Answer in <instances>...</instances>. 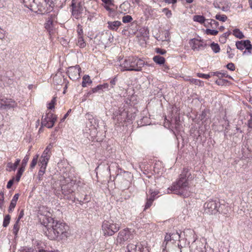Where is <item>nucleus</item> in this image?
I'll use <instances>...</instances> for the list:
<instances>
[{
    "label": "nucleus",
    "instance_id": "47",
    "mask_svg": "<svg viewBox=\"0 0 252 252\" xmlns=\"http://www.w3.org/2000/svg\"><path fill=\"white\" fill-rule=\"evenodd\" d=\"M226 82H227V80L220 78H219V79H218L216 81V83L217 85H221V86L224 85Z\"/></svg>",
    "mask_w": 252,
    "mask_h": 252
},
{
    "label": "nucleus",
    "instance_id": "7",
    "mask_svg": "<svg viewBox=\"0 0 252 252\" xmlns=\"http://www.w3.org/2000/svg\"><path fill=\"white\" fill-rule=\"evenodd\" d=\"M57 116L51 112H48L43 116L41 120V125L47 128H52L56 121Z\"/></svg>",
    "mask_w": 252,
    "mask_h": 252
},
{
    "label": "nucleus",
    "instance_id": "36",
    "mask_svg": "<svg viewBox=\"0 0 252 252\" xmlns=\"http://www.w3.org/2000/svg\"><path fill=\"white\" fill-rule=\"evenodd\" d=\"M215 18L221 22H225L227 19V17L225 15H220V14H217L215 16Z\"/></svg>",
    "mask_w": 252,
    "mask_h": 252
},
{
    "label": "nucleus",
    "instance_id": "3",
    "mask_svg": "<svg viewBox=\"0 0 252 252\" xmlns=\"http://www.w3.org/2000/svg\"><path fill=\"white\" fill-rule=\"evenodd\" d=\"M145 64L144 61L136 57H129L121 62L120 68L122 71H141L142 67Z\"/></svg>",
    "mask_w": 252,
    "mask_h": 252
},
{
    "label": "nucleus",
    "instance_id": "31",
    "mask_svg": "<svg viewBox=\"0 0 252 252\" xmlns=\"http://www.w3.org/2000/svg\"><path fill=\"white\" fill-rule=\"evenodd\" d=\"M77 45L80 48H84L86 46V44L83 36L78 37Z\"/></svg>",
    "mask_w": 252,
    "mask_h": 252
},
{
    "label": "nucleus",
    "instance_id": "9",
    "mask_svg": "<svg viewBox=\"0 0 252 252\" xmlns=\"http://www.w3.org/2000/svg\"><path fill=\"white\" fill-rule=\"evenodd\" d=\"M81 68L79 65L70 66L68 68L67 74L69 78L72 80H76L80 78Z\"/></svg>",
    "mask_w": 252,
    "mask_h": 252
},
{
    "label": "nucleus",
    "instance_id": "44",
    "mask_svg": "<svg viewBox=\"0 0 252 252\" xmlns=\"http://www.w3.org/2000/svg\"><path fill=\"white\" fill-rule=\"evenodd\" d=\"M17 202L14 201L13 200L11 201L9 208H8V212L11 213L13 212L14 209L15 208Z\"/></svg>",
    "mask_w": 252,
    "mask_h": 252
},
{
    "label": "nucleus",
    "instance_id": "27",
    "mask_svg": "<svg viewBox=\"0 0 252 252\" xmlns=\"http://www.w3.org/2000/svg\"><path fill=\"white\" fill-rule=\"evenodd\" d=\"M86 118L87 119H88L90 123L92 124V125L94 126L95 124H96L97 120L95 119L94 117V116L90 113H87L86 114Z\"/></svg>",
    "mask_w": 252,
    "mask_h": 252
},
{
    "label": "nucleus",
    "instance_id": "60",
    "mask_svg": "<svg viewBox=\"0 0 252 252\" xmlns=\"http://www.w3.org/2000/svg\"><path fill=\"white\" fill-rule=\"evenodd\" d=\"M156 52L160 55H164L166 53L165 50L160 48H157Z\"/></svg>",
    "mask_w": 252,
    "mask_h": 252
},
{
    "label": "nucleus",
    "instance_id": "29",
    "mask_svg": "<svg viewBox=\"0 0 252 252\" xmlns=\"http://www.w3.org/2000/svg\"><path fill=\"white\" fill-rule=\"evenodd\" d=\"M210 47L215 53H218L220 51V47L218 43L213 42L210 44Z\"/></svg>",
    "mask_w": 252,
    "mask_h": 252
},
{
    "label": "nucleus",
    "instance_id": "15",
    "mask_svg": "<svg viewBox=\"0 0 252 252\" xmlns=\"http://www.w3.org/2000/svg\"><path fill=\"white\" fill-rule=\"evenodd\" d=\"M73 183L70 182L65 185H63L61 187L62 191L64 195H68L74 191Z\"/></svg>",
    "mask_w": 252,
    "mask_h": 252
},
{
    "label": "nucleus",
    "instance_id": "10",
    "mask_svg": "<svg viewBox=\"0 0 252 252\" xmlns=\"http://www.w3.org/2000/svg\"><path fill=\"white\" fill-rule=\"evenodd\" d=\"M17 107V103L10 98L0 99V109L2 110L10 109Z\"/></svg>",
    "mask_w": 252,
    "mask_h": 252
},
{
    "label": "nucleus",
    "instance_id": "55",
    "mask_svg": "<svg viewBox=\"0 0 252 252\" xmlns=\"http://www.w3.org/2000/svg\"><path fill=\"white\" fill-rule=\"evenodd\" d=\"M117 81V78L116 77H114L111 80L110 82V86L112 88H114V86L116 85V82Z\"/></svg>",
    "mask_w": 252,
    "mask_h": 252
},
{
    "label": "nucleus",
    "instance_id": "63",
    "mask_svg": "<svg viewBox=\"0 0 252 252\" xmlns=\"http://www.w3.org/2000/svg\"><path fill=\"white\" fill-rule=\"evenodd\" d=\"M104 3L106 4L111 5H113V3L111 0H101Z\"/></svg>",
    "mask_w": 252,
    "mask_h": 252
},
{
    "label": "nucleus",
    "instance_id": "57",
    "mask_svg": "<svg viewBox=\"0 0 252 252\" xmlns=\"http://www.w3.org/2000/svg\"><path fill=\"white\" fill-rule=\"evenodd\" d=\"M153 202V201L147 199V202H146L144 210L149 208L151 206Z\"/></svg>",
    "mask_w": 252,
    "mask_h": 252
},
{
    "label": "nucleus",
    "instance_id": "35",
    "mask_svg": "<svg viewBox=\"0 0 252 252\" xmlns=\"http://www.w3.org/2000/svg\"><path fill=\"white\" fill-rule=\"evenodd\" d=\"M29 159V156L28 155H26V156L24 157V159L22 161V164L20 167L24 169H25V167L27 164Z\"/></svg>",
    "mask_w": 252,
    "mask_h": 252
},
{
    "label": "nucleus",
    "instance_id": "32",
    "mask_svg": "<svg viewBox=\"0 0 252 252\" xmlns=\"http://www.w3.org/2000/svg\"><path fill=\"white\" fill-rule=\"evenodd\" d=\"M25 171V169L20 167L18 171H17V172L16 173V177H15V180L16 181L18 182L20 179V178L21 177V176L22 175L23 172H24Z\"/></svg>",
    "mask_w": 252,
    "mask_h": 252
},
{
    "label": "nucleus",
    "instance_id": "14",
    "mask_svg": "<svg viewBox=\"0 0 252 252\" xmlns=\"http://www.w3.org/2000/svg\"><path fill=\"white\" fill-rule=\"evenodd\" d=\"M114 117L115 119H116L122 122V121H126V119L128 118V115L127 112L124 109L121 110V109L116 111L114 113Z\"/></svg>",
    "mask_w": 252,
    "mask_h": 252
},
{
    "label": "nucleus",
    "instance_id": "45",
    "mask_svg": "<svg viewBox=\"0 0 252 252\" xmlns=\"http://www.w3.org/2000/svg\"><path fill=\"white\" fill-rule=\"evenodd\" d=\"M100 90H102V87H101L100 85H99L97 86L96 87L93 88L92 90L88 93V94H92V93H96Z\"/></svg>",
    "mask_w": 252,
    "mask_h": 252
},
{
    "label": "nucleus",
    "instance_id": "11",
    "mask_svg": "<svg viewBox=\"0 0 252 252\" xmlns=\"http://www.w3.org/2000/svg\"><path fill=\"white\" fill-rule=\"evenodd\" d=\"M235 45L237 49L238 50H243L245 48L249 54H251L252 45L249 40L237 41L236 42Z\"/></svg>",
    "mask_w": 252,
    "mask_h": 252
},
{
    "label": "nucleus",
    "instance_id": "24",
    "mask_svg": "<svg viewBox=\"0 0 252 252\" xmlns=\"http://www.w3.org/2000/svg\"><path fill=\"white\" fill-rule=\"evenodd\" d=\"M153 61L158 64H163L165 62V59L159 55H157L154 57Z\"/></svg>",
    "mask_w": 252,
    "mask_h": 252
},
{
    "label": "nucleus",
    "instance_id": "22",
    "mask_svg": "<svg viewBox=\"0 0 252 252\" xmlns=\"http://www.w3.org/2000/svg\"><path fill=\"white\" fill-rule=\"evenodd\" d=\"M193 20L194 21L197 22L201 24H204L207 21V19L203 16L198 15H194L193 17Z\"/></svg>",
    "mask_w": 252,
    "mask_h": 252
},
{
    "label": "nucleus",
    "instance_id": "62",
    "mask_svg": "<svg viewBox=\"0 0 252 252\" xmlns=\"http://www.w3.org/2000/svg\"><path fill=\"white\" fill-rule=\"evenodd\" d=\"M149 193L150 194H154V197L156 198V195H157L158 193H159V191L158 190H153L152 189H150L149 190Z\"/></svg>",
    "mask_w": 252,
    "mask_h": 252
},
{
    "label": "nucleus",
    "instance_id": "41",
    "mask_svg": "<svg viewBox=\"0 0 252 252\" xmlns=\"http://www.w3.org/2000/svg\"><path fill=\"white\" fill-rule=\"evenodd\" d=\"M38 158V155H35L33 157V159H32V162H31V163L30 164V167H31V168L32 169V168H33L35 167V166L37 164Z\"/></svg>",
    "mask_w": 252,
    "mask_h": 252
},
{
    "label": "nucleus",
    "instance_id": "18",
    "mask_svg": "<svg viewBox=\"0 0 252 252\" xmlns=\"http://www.w3.org/2000/svg\"><path fill=\"white\" fill-rule=\"evenodd\" d=\"M63 82V76L61 73L56 74L53 77V82L57 85H61Z\"/></svg>",
    "mask_w": 252,
    "mask_h": 252
},
{
    "label": "nucleus",
    "instance_id": "42",
    "mask_svg": "<svg viewBox=\"0 0 252 252\" xmlns=\"http://www.w3.org/2000/svg\"><path fill=\"white\" fill-rule=\"evenodd\" d=\"M132 20V18L131 16L127 15L124 16L122 18L123 22L124 23H129Z\"/></svg>",
    "mask_w": 252,
    "mask_h": 252
},
{
    "label": "nucleus",
    "instance_id": "13",
    "mask_svg": "<svg viewBox=\"0 0 252 252\" xmlns=\"http://www.w3.org/2000/svg\"><path fill=\"white\" fill-rule=\"evenodd\" d=\"M127 252H147V250L140 245L129 244L126 247Z\"/></svg>",
    "mask_w": 252,
    "mask_h": 252
},
{
    "label": "nucleus",
    "instance_id": "19",
    "mask_svg": "<svg viewBox=\"0 0 252 252\" xmlns=\"http://www.w3.org/2000/svg\"><path fill=\"white\" fill-rule=\"evenodd\" d=\"M108 27L109 29L117 31L118 28L121 25L122 23L120 21H115L113 22H108Z\"/></svg>",
    "mask_w": 252,
    "mask_h": 252
},
{
    "label": "nucleus",
    "instance_id": "38",
    "mask_svg": "<svg viewBox=\"0 0 252 252\" xmlns=\"http://www.w3.org/2000/svg\"><path fill=\"white\" fill-rule=\"evenodd\" d=\"M45 170H46V168L40 167V169L38 173V179L39 181L42 180V176L44 175V174L45 173Z\"/></svg>",
    "mask_w": 252,
    "mask_h": 252
},
{
    "label": "nucleus",
    "instance_id": "52",
    "mask_svg": "<svg viewBox=\"0 0 252 252\" xmlns=\"http://www.w3.org/2000/svg\"><path fill=\"white\" fill-rule=\"evenodd\" d=\"M50 153L51 152H49V151H46V150L45 149L43 153H42L41 155V158H50Z\"/></svg>",
    "mask_w": 252,
    "mask_h": 252
},
{
    "label": "nucleus",
    "instance_id": "25",
    "mask_svg": "<svg viewBox=\"0 0 252 252\" xmlns=\"http://www.w3.org/2000/svg\"><path fill=\"white\" fill-rule=\"evenodd\" d=\"M50 158H41L39 159V165L41 167H44L46 168V166L47 165L48 161Z\"/></svg>",
    "mask_w": 252,
    "mask_h": 252
},
{
    "label": "nucleus",
    "instance_id": "28",
    "mask_svg": "<svg viewBox=\"0 0 252 252\" xmlns=\"http://www.w3.org/2000/svg\"><path fill=\"white\" fill-rule=\"evenodd\" d=\"M234 49H232L229 46H227L226 48V53L228 55V58L231 59L234 58L235 53L234 52Z\"/></svg>",
    "mask_w": 252,
    "mask_h": 252
},
{
    "label": "nucleus",
    "instance_id": "40",
    "mask_svg": "<svg viewBox=\"0 0 252 252\" xmlns=\"http://www.w3.org/2000/svg\"><path fill=\"white\" fill-rule=\"evenodd\" d=\"M56 102V97H54L50 102L48 103V108L49 109H53L55 107V104Z\"/></svg>",
    "mask_w": 252,
    "mask_h": 252
},
{
    "label": "nucleus",
    "instance_id": "58",
    "mask_svg": "<svg viewBox=\"0 0 252 252\" xmlns=\"http://www.w3.org/2000/svg\"><path fill=\"white\" fill-rule=\"evenodd\" d=\"M164 38L162 39V40L168 41L169 40V32L168 31H166L164 32Z\"/></svg>",
    "mask_w": 252,
    "mask_h": 252
},
{
    "label": "nucleus",
    "instance_id": "20",
    "mask_svg": "<svg viewBox=\"0 0 252 252\" xmlns=\"http://www.w3.org/2000/svg\"><path fill=\"white\" fill-rule=\"evenodd\" d=\"M219 22L214 19H207L206 22L204 23L206 27L217 28L219 26Z\"/></svg>",
    "mask_w": 252,
    "mask_h": 252
},
{
    "label": "nucleus",
    "instance_id": "1",
    "mask_svg": "<svg viewBox=\"0 0 252 252\" xmlns=\"http://www.w3.org/2000/svg\"><path fill=\"white\" fill-rule=\"evenodd\" d=\"M43 230L50 240H63L67 237L68 226L65 223L55 220L51 217H45L42 222Z\"/></svg>",
    "mask_w": 252,
    "mask_h": 252
},
{
    "label": "nucleus",
    "instance_id": "37",
    "mask_svg": "<svg viewBox=\"0 0 252 252\" xmlns=\"http://www.w3.org/2000/svg\"><path fill=\"white\" fill-rule=\"evenodd\" d=\"M10 215H6L4 218L3 224H2L3 226L4 227H7L10 222Z\"/></svg>",
    "mask_w": 252,
    "mask_h": 252
},
{
    "label": "nucleus",
    "instance_id": "26",
    "mask_svg": "<svg viewBox=\"0 0 252 252\" xmlns=\"http://www.w3.org/2000/svg\"><path fill=\"white\" fill-rule=\"evenodd\" d=\"M233 34L237 38L242 39L244 38V35L243 32L238 29H235L233 31Z\"/></svg>",
    "mask_w": 252,
    "mask_h": 252
},
{
    "label": "nucleus",
    "instance_id": "17",
    "mask_svg": "<svg viewBox=\"0 0 252 252\" xmlns=\"http://www.w3.org/2000/svg\"><path fill=\"white\" fill-rule=\"evenodd\" d=\"M20 161L21 160L20 159H17L14 163H12L11 162H8L6 167L8 169H7V170L9 172H11L12 171H15V170L17 168V166L19 164Z\"/></svg>",
    "mask_w": 252,
    "mask_h": 252
},
{
    "label": "nucleus",
    "instance_id": "4",
    "mask_svg": "<svg viewBox=\"0 0 252 252\" xmlns=\"http://www.w3.org/2000/svg\"><path fill=\"white\" fill-rule=\"evenodd\" d=\"M225 207V205L220 204L218 200L210 199L204 204V213L208 215H215L218 212L220 214H226L223 211V208Z\"/></svg>",
    "mask_w": 252,
    "mask_h": 252
},
{
    "label": "nucleus",
    "instance_id": "39",
    "mask_svg": "<svg viewBox=\"0 0 252 252\" xmlns=\"http://www.w3.org/2000/svg\"><path fill=\"white\" fill-rule=\"evenodd\" d=\"M218 32H219L217 30H211L210 29H207L205 31V33L207 34H210L212 35H216L217 34H218Z\"/></svg>",
    "mask_w": 252,
    "mask_h": 252
},
{
    "label": "nucleus",
    "instance_id": "23",
    "mask_svg": "<svg viewBox=\"0 0 252 252\" xmlns=\"http://www.w3.org/2000/svg\"><path fill=\"white\" fill-rule=\"evenodd\" d=\"M82 79V86L83 87H86L87 84L90 85L92 83V81L88 75H85L83 77Z\"/></svg>",
    "mask_w": 252,
    "mask_h": 252
},
{
    "label": "nucleus",
    "instance_id": "5",
    "mask_svg": "<svg viewBox=\"0 0 252 252\" xmlns=\"http://www.w3.org/2000/svg\"><path fill=\"white\" fill-rule=\"evenodd\" d=\"M102 231L105 236H111L117 232L120 227L121 224L116 223L112 220H104L102 224Z\"/></svg>",
    "mask_w": 252,
    "mask_h": 252
},
{
    "label": "nucleus",
    "instance_id": "16",
    "mask_svg": "<svg viewBox=\"0 0 252 252\" xmlns=\"http://www.w3.org/2000/svg\"><path fill=\"white\" fill-rule=\"evenodd\" d=\"M165 120L167 121V122L169 123V124H170L172 128H173V126H172L173 125L174 126V127L177 130L179 129V127L180 126V119L179 117H175L174 118H172V119L171 120V122L168 120L166 118H165Z\"/></svg>",
    "mask_w": 252,
    "mask_h": 252
},
{
    "label": "nucleus",
    "instance_id": "61",
    "mask_svg": "<svg viewBox=\"0 0 252 252\" xmlns=\"http://www.w3.org/2000/svg\"><path fill=\"white\" fill-rule=\"evenodd\" d=\"M250 119L248 120V126L250 128H252V113L250 114Z\"/></svg>",
    "mask_w": 252,
    "mask_h": 252
},
{
    "label": "nucleus",
    "instance_id": "2",
    "mask_svg": "<svg viewBox=\"0 0 252 252\" xmlns=\"http://www.w3.org/2000/svg\"><path fill=\"white\" fill-rule=\"evenodd\" d=\"M188 172V169L184 168L182 173L180 175L178 180L173 184L170 188H169L173 193L183 197H188L190 194L187 178Z\"/></svg>",
    "mask_w": 252,
    "mask_h": 252
},
{
    "label": "nucleus",
    "instance_id": "33",
    "mask_svg": "<svg viewBox=\"0 0 252 252\" xmlns=\"http://www.w3.org/2000/svg\"><path fill=\"white\" fill-rule=\"evenodd\" d=\"M189 81L192 84L202 86L204 84V82L199 79L191 78L189 79Z\"/></svg>",
    "mask_w": 252,
    "mask_h": 252
},
{
    "label": "nucleus",
    "instance_id": "30",
    "mask_svg": "<svg viewBox=\"0 0 252 252\" xmlns=\"http://www.w3.org/2000/svg\"><path fill=\"white\" fill-rule=\"evenodd\" d=\"M171 238L173 241V243L175 242L176 241H180V234L177 231L171 233Z\"/></svg>",
    "mask_w": 252,
    "mask_h": 252
},
{
    "label": "nucleus",
    "instance_id": "53",
    "mask_svg": "<svg viewBox=\"0 0 252 252\" xmlns=\"http://www.w3.org/2000/svg\"><path fill=\"white\" fill-rule=\"evenodd\" d=\"M4 193L2 192H1L0 193V208H2V206L4 203Z\"/></svg>",
    "mask_w": 252,
    "mask_h": 252
},
{
    "label": "nucleus",
    "instance_id": "64",
    "mask_svg": "<svg viewBox=\"0 0 252 252\" xmlns=\"http://www.w3.org/2000/svg\"><path fill=\"white\" fill-rule=\"evenodd\" d=\"M19 196V193L15 194L13 196V197L12 198V199L11 200H13L14 201L17 202Z\"/></svg>",
    "mask_w": 252,
    "mask_h": 252
},
{
    "label": "nucleus",
    "instance_id": "51",
    "mask_svg": "<svg viewBox=\"0 0 252 252\" xmlns=\"http://www.w3.org/2000/svg\"><path fill=\"white\" fill-rule=\"evenodd\" d=\"M197 76L199 78H202L205 79H209L211 76L209 74H203L201 73H198Z\"/></svg>",
    "mask_w": 252,
    "mask_h": 252
},
{
    "label": "nucleus",
    "instance_id": "59",
    "mask_svg": "<svg viewBox=\"0 0 252 252\" xmlns=\"http://www.w3.org/2000/svg\"><path fill=\"white\" fill-rule=\"evenodd\" d=\"M24 215V210H22L20 211L16 220H17V221H19L23 217Z\"/></svg>",
    "mask_w": 252,
    "mask_h": 252
},
{
    "label": "nucleus",
    "instance_id": "6",
    "mask_svg": "<svg viewBox=\"0 0 252 252\" xmlns=\"http://www.w3.org/2000/svg\"><path fill=\"white\" fill-rule=\"evenodd\" d=\"M133 237V234L130 230L128 228H125L119 232L116 242L117 243L123 244L125 241L132 239Z\"/></svg>",
    "mask_w": 252,
    "mask_h": 252
},
{
    "label": "nucleus",
    "instance_id": "46",
    "mask_svg": "<svg viewBox=\"0 0 252 252\" xmlns=\"http://www.w3.org/2000/svg\"><path fill=\"white\" fill-rule=\"evenodd\" d=\"M199 119L201 121H205L207 119V112L205 110L202 111L201 114L199 116Z\"/></svg>",
    "mask_w": 252,
    "mask_h": 252
},
{
    "label": "nucleus",
    "instance_id": "8",
    "mask_svg": "<svg viewBox=\"0 0 252 252\" xmlns=\"http://www.w3.org/2000/svg\"><path fill=\"white\" fill-rule=\"evenodd\" d=\"M84 2L79 1L76 3L72 0L71 3L72 14L76 19H79L81 17V15L84 10Z\"/></svg>",
    "mask_w": 252,
    "mask_h": 252
},
{
    "label": "nucleus",
    "instance_id": "34",
    "mask_svg": "<svg viewBox=\"0 0 252 252\" xmlns=\"http://www.w3.org/2000/svg\"><path fill=\"white\" fill-rule=\"evenodd\" d=\"M19 223V221H17V220H16V222L13 226L12 230L13 233L15 235V236H16L17 235V233L20 228V225Z\"/></svg>",
    "mask_w": 252,
    "mask_h": 252
},
{
    "label": "nucleus",
    "instance_id": "56",
    "mask_svg": "<svg viewBox=\"0 0 252 252\" xmlns=\"http://www.w3.org/2000/svg\"><path fill=\"white\" fill-rule=\"evenodd\" d=\"M14 180H15V178L13 177L11 180H10L8 182L7 186H6V187L7 189H9L11 188V187L12 186V185L14 183Z\"/></svg>",
    "mask_w": 252,
    "mask_h": 252
},
{
    "label": "nucleus",
    "instance_id": "54",
    "mask_svg": "<svg viewBox=\"0 0 252 252\" xmlns=\"http://www.w3.org/2000/svg\"><path fill=\"white\" fill-rule=\"evenodd\" d=\"M52 23L53 21L51 19H49L45 25V28L47 30L50 29L51 26L52 25Z\"/></svg>",
    "mask_w": 252,
    "mask_h": 252
},
{
    "label": "nucleus",
    "instance_id": "43",
    "mask_svg": "<svg viewBox=\"0 0 252 252\" xmlns=\"http://www.w3.org/2000/svg\"><path fill=\"white\" fill-rule=\"evenodd\" d=\"M226 71H222V72L217 71L215 72H213V75L218 77L219 78H221L222 77H225V75H226Z\"/></svg>",
    "mask_w": 252,
    "mask_h": 252
},
{
    "label": "nucleus",
    "instance_id": "12",
    "mask_svg": "<svg viewBox=\"0 0 252 252\" xmlns=\"http://www.w3.org/2000/svg\"><path fill=\"white\" fill-rule=\"evenodd\" d=\"M189 45L191 49L193 51H199L204 50L207 46V44L201 43L199 39L192 38L189 40Z\"/></svg>",
    "mask_w": 252,
    "mask_h": 252
},
{
    "label": "nucleus",
    "instance_id": "49",
    "mask_svg": "<svg viewBox=\"0 0 252 252\" xmlns=\"http://www.w3.org/2000/svg\"><path fill=\"white\" fill-rule=\"evenodd\" d=\"M162 12L165 13L168 18H170L172 15L171 11L166 8H163L162 9Z\"/></svg>",
    "mask_w": 252,
    "mask_h": 252
},
{
    "label": "nucleus",
    "instance_id": "21",
    "mask_svg": "<svg viewBox=\"0 0 252 252\" xmlns=\"http://www.w3.org/2000/svg\"><path fill=\"white\" fill-rule=\"evenodd\" d=\"M170 241H172L171 238V232L168 233H167L164 237V240L162 245V247L164 248L163 250H164V249H166L168 243Z\"/></svg>",
    "mask_w": 252,
    "mask_h": 252
},
{
    "label": "nucleus",
    "instance_id": "48",
    "mask_svg": "<svg viewBox=\"0 0 252 252\" xmlns=\"http://www.w3.org/2000/svg\"><path fill=\"white\" fill-rule=\"evenodd\" d=\"M77 32L78 35V37L83 36V28L82 26L79 24L77 26Z\"/></svg>",
    "mask_w": 252,
    "mask_h": 252
},
{
    "label": "nucleus",
    "instance_id": "50",
    "mask_svg": "<svg viewBox=\"0 0 252 252\" xmlns=\"http://www.w3.org/2000/svg\"><path fill=\"white\" fill-rule=\"evenodd\" d=\"M226 67H227V68L231 71H234L235 70V65L233 63H228Z\"/></svg>",
    "mask_w": 252,
    "mask_h": 252
}]
</instances>
